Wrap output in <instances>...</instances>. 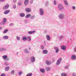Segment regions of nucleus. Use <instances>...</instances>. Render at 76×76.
I'll list each match as a JSON object with an SVG mask.
<instances>
[{
    "mask_svg": "<svg viewBox=\"0 0 76 76\" xmlns=\"http://www.w3.org/2000/svg\"><path fill=\"white\" fill-rule=\"evenodd\" d=\"M44 43H45V44H46V41H45V40L44 41Z\"/></svg>",
    "mask_w": 76,
    "mask_h": 76,
    "instance_id": "55",
    "label": "nucleus"
},
{
    "mask_svg": "<svg viewBox=\"0 0 76 76\" xmlns=\"http://www.w3.org/2000/svg\"><path fill=\"white\" fill-rule=\"evenodd\" d=\"M4 22H6V18H3Z\"/></svg>",
    "mask_w": 76,
    "mask_h": 76,
    "instance_id": "46",
    "label": "nucleus"
},
{
    "mask_svg": "<svg viewBox=\"0 0 76 76\" xmlns=\"http://www.w3.org/2000/svg\"><path fill=\"white\" fill-rule=\"evenodd\" d=\"M5 49L4 48H1L0 49V51H4Z\"/></svg>",
    "mask_w": 76,
    "mask_h": 76,
    "instance_id": "37",
    "label": "nucleus"
},
{
    "mask_svg": "<svg viewBox=\"0 0 76 76\" xmlns=\"http://www.w3.org/2000/svg\"><path fill=\"white\" fill-rule=\"evenodd\" d=\"M33 2H34V0H31L30 1V4H32Z\"/></svg>",
    "mask_w": 76,
    "mask_h": 76,
    "instance_id": "39",
    "label": "nucleus"
},
{
    "mask_svg": "<svg viewBox=\"0 0 76 76\" xmlns=\"http://www.w3.org/2000/svg\"><path fill=\"white\" fill-rule=\"evenodd\" d=\"M58 17L61 19H63L64 18V15L63 13H61L59 15Z\"/></svg>",
    "mask_w": 76,
    "mask_h": 76,
    "instance_id": "5",
    "label": "nucleus"
},
{
    "mask_svg": "<svg viewBox=\"0 0 76 76\" xmlns=\"http://www.w3.org/2000/svg\"><path fill=\"white\" fill-rule=\"evenodd\" d=\"M10 69V67L9 66H7L5 68V71H8Z\"/></svg>",
    "mask_w": 76,
    "mask_h": 76,
    "instance_id": "22",
    "label": "nucleus"
},
{
    "mask_svg": "<svg viewBox=\"0 0 76 76\" xmlns=\"http://www.w3.org/2000/svg\"><path fill=\"white\" fill-rule=\"evenodd\" d=\"M13 9H15L16 8V5H13Z\"/></svg>",
    "mask_w": 76,
    "mask_h": 76,
    "instance_id": "43",
    "label": "nucleus"
},
{
    "mask_svg": "<svg viewBox=\"0 0 76 76\" xmlns=\"http://www.w3.org/2000/svg\"><path fill=\"white\" fill-rule=\"evenodd\" d=\"M45 70H46V71L48 72V71H49V70H50V68L48 67H46Z\"/></svg>",
    "mask_w": 76,
    "mask_h": 76,
    "instance_id": "26",
    "label": "nucleus"
},
{
    "mask_svg": "<svg viewBox=\"0 0 76 76\" xmlns=\"http://www.w3.org/2000/svg\"><path fill=\"white\" fill-rule=\"evenodd\" d=\"M40 71L43 73H45V71L42 68L40 69Z\"/></svg>",
    "mask_w": 76,
    "mask_h": 76,
    "instance_id": "27",
    "label": "nucleus"
},
{
    "mask_svg": "<svg viewBox=\"0 0 76 76\" xmlns=\"http://www.w3.org/2000/svg\"><path fill=\"white\" fill-rule=\"evenodd\" d=\"M4 0H0V2H3L4 1Z\"/></svg>",
    "mask_w": 76,
    "mask_h": 76,
    "instance_id": "50",
    "label": "nucleus"
},
{
    "mask_svg": "<svg viewBox=\"0 0 76 76\" xmlns=\"http://www.w3.org/2000/svg\"><path fill=\"white\" fill-rule=\"evenodd\" d=\"M74 51L75 52H76V48H74Z\"/></svg>",
    "mask_w": 76,
    "mask_h": 76,
    "instance_id": "52",
    "label": "nucleus"
},
{
    "mask_svg": "<svg viewBox=\"0 0 76 76\" xmlns=\"http://www.w3.org/2000/svg\"><path fill=\"white\" fill-rule=\"evenodd\" d=\"M23 73V72L22 71L18 73V75L19 76H20Z\"/></svg>",
    "mask_w": 76,
    "mask_h": 76,
    "instance_id": "35",
    "label": "nucleus"
},
{
    "mask_svg": "<svg viewBox=\"0 0 76 76\" xmlns=\"http://www.w3.org/2000/svg\"><path fill=\"white\" fill-rule=\"evenodd\" d=\"M71 58L72 60H76V56L75 55H72L71 57Z\"/></svg>",
    "mask_w": 76,
    "mask_h": 76,
    "instance_id": "12",
    "label": "nucleus"
},
{
    "mask_svg": "<svg viewBox=\"0 0 76 76\" xmlns=\"http://www.w3.org/2000/svg\"><path fill=\"white\" fill-rule=\"evenodd\" d=\"M35 15H32L30 17V19L31 20H33L34 18H35Z\"/></svg>",
    "mask_w": 76,
    "mask_h": 76,
    "instance_id": "32",
    "label": "nucleus"
},
{
    "mask_svg": "<svg viewBox=\"0 0 76 76\" xmlns=\"http://www.w3.org/2000/svg\"><path fill=\"white\" fill-rule=\"evenodd\" d=\"M31 16V14H28L26 15L25 17V18H30Z\"/></svg>",
    "mask_w": 76,
    "mask_h": 76,
    "instance_id": "25",
    "label": "nucleus"
},
{
    "mask_svg": "<svg viewBox=\"0 0 76 76\" xmlns=\"http://www.w3.org/2000/svg\"><path fill=\"white\" fill-rule=\"evenodd\" d=\"M39 12L40 13V15L41 16H42L44 15V10L42 8H40L39 9Z\"/></svg>",
    "mask_w": 76,
    "mask_h": 76,
    "instance_id": "1",
    "label": "nucleus"
},
{
    "mask_svg": "<svg viewBox=\"0 0 76 76\" xmlns=\"http://www.w3.org/2000/svg\"><path fill=\"white\" fill-rule=\"evenodd\" d=\"M52 61H53V62H54V61H55V59H53L52 60Z\"/></svg>",
    "mask_w": 76,
    "mask_h": 76,
    "instance_id": "54",
    "label": "nucleus"
},
{
    "mask_svg": "<svg viewBox=\"0 0 76 76\" xmlns=\"http://www.w3.org/2000/svg\"><path fill=\"white\" fill-rule=\"evenodd\" d=\"M58 6L59 10H63V5L61 4H59Z\"/></svg>",
    "mask_w": 76,
    "mask_h": 76,
    "instance_id": "2",
    "label": "nucleus"
},
{
    "mask_svg": "<svg viewBox=\"0 0 76 76\" xmlns=\"http://www.w3.org/2000/svg\"><path fill=\"white\" fill-rule=\"evenodd\" d=\"M42 49H43L44 48V46H42Z\"/></svg>",
    "mask_w": 76,
    "mask_h": 76,
    "instance_id": "58",
    "label": "nucleus"
},
{
    "mask_svg": "<svg viewBox=\"0 0 76 76\" xmlns=\"http://www.w3.org/2000/svg\"><path fill=\"white\" fill-rule=\"evenodd\" d=\"M35 31H28L27 32V33L28 34H34V33H35Z\"/></svg>",
    "mask_w": 76,
    "mask_h": 76,
    "instance_id": "20",
    "label": "nucleus"
},
{
    "mask_svg": "<svg viewBox=\"0 0 76 76\" xmlns=\"http://www.w3.org/2000/svg\"><path fill=\"white\" fill-rule=\"evenodd\" d=\"M4 65L5 66H9V64H8L7 62H4Z\"/></svg>",
    "mask_w": 76,
    "mask_h": 76,
    "instance_id": "34",
    "label": "nucleus"
},
{
    "mask_svg": "<svg viewBox=\"0 0 76 76\" xmlns=\"http://www.w3.org/2000/svg\"><path fill=\"white\" fill-rule=\"evenodd\" d=\"M24 52L26 54H29V51L27 48H25L24 50Z\"/></svg>",
    "mask_w": 76,
    "mask_h": 76,
    "instance_id": "10",
    "label": "nucleus"
},
{
    "mask_svg": "<svg viewBox=\"0 0 76 76\" xmlns=\"http://www.w3.org/2000/svg\"><path fill=\"white\" fill-rule=\"evenodd\" d=\"M63 1L65 5H66V6H68L69 5V3L67 2V1L66 0H64Z\"/></svg>",
    "mask_w": 76,
    "mask_h": 76,
    "instance_id": "17",
    "label": "nucleus"
},
{
    "mask_svg": "<svg viewBox=\"0 0 76 76\" xmlns=\"http://www.w3.org/2000/svg\"><path fill=\"white\" fill-rule=\"evenodd\" d=\"M59 38L60 40H62V39L64 38V36H60L59 37Z\"/></svg>",
    "mask_w": 76,
    "mask_h": 76,
    "instance_id": "30",
    "label": "nucleus"
},
{
    "mask_svg": "<svg viewBox=\"0 0 76 76\" xmlns=\"http://www.w3.org/2000/svg\"><path fill=\"white\" fill-rule=\"evenodd\" d=\"M5 23H6V22L3 21H2V24H3V25H5Z\"/></svg>",
    "mask_w": 76,
    "mask_h": 76,
    "instance_id": "49",
    "label": "nucleus"
},
{
    "mask_svg": "<svg viewBox=\"0 0 76 76\" xmlns=\"http://www.w3.org/2000/svg\"><path fill=\"white\" fill-rule=\"evenodd\" d=\"M54 48L55 50V53H58V51H59V49H58V48L56 46H55L54 47Z\"/></svg>",
    "mask_w": 76,
    "mask_h": 76,
    "instance_id": "6",
    "label": "nucleus"
},
{
    "mask_svg": "<svg viewBox=\"0 0 76 76\" xmlns=\"http://www.w3.org/2000/svg\"><path fill=\"white\" fill-rule=\"evenodd\" d=\"M0 76H6V75L4 74H2Z\"/></svg>",
    "mask_w": 76,
    "mask_h": 76,
    "instance_id": "44",
    "label": "nucleus"
},
{
    "mask_svg": "<svg viewBox=\"0 0 76 76\" xmlns=\"http://www.w3.org/2000/svg\"><path fill=\"white\" fill-rule=\"evenodd\" d=\"M45 63L48 66H49V65L51 64V62L50 61L48 60H47L45 61Z\"/></svg>",
    "mask_w": 76,
    "mask_h": 76,
    "instance_id": "8",
    "label": "nucleus"
},
{
    "mask_svg": "<svg viewBox=\"0 0 76 76\" xmlns=\"http://www.w3.org/2000/svg\"><path fill=\"white\" fill-rule=\"evenodd\" d=\"M16 38L17 40L19 41L20 40V37H19L18 36L16 37Z\"/></svg>",
    "mask_w": 76,
    "mask_h": 76,
    "instance_id": "36",
    "label": "nucleus"
},
{
    "mask_svg": "<svg viewBox=\"0 0 76 76\" xmlns=\"http://www.w3.org/2000/svg\"><path fill=\"white\" fill-rule=\"evenodd\" d=\"M26 12H31V9L29 8H26L25 9Z\"/></svg>",
    "mask_w": 76,
    "mask_h": 76,
    "instance_id": "18",
    "label": "nucleus"
},
{
    "mask_svg": "<svg viewBox=\"0 0 76 76\" xmlns=\"http://www.w3.org/2000/svg\"><path fill=\"white\" fill-rule=\"evenodd\" d=\"M22 40L24 41H25L26 40H27V37H22Z\"/></svg>",
    "mask_w": 76,
    "mask_h": 76,
    "instance_id": "23",
    "label": "nucleus"
},
{
    "mask_svg": "<svg viewBox=\"0 0 76 76\" xmlns=\"http://www.w3.org/2000/svg\"><path fill=\"white\" fill-rule=\"evenodd\" d=\"M8 32V30L7 29H6L3 32L4 34H6V33H7Z\"/></svg>",
    "mask_w": 76,
    "mask_h": 76,
    "instance_id": "31",
    "label": "nucleus"
},
{
    "mask_svg": "<svg viewBox=\"0 0 76 76\" xmlns=\"http://www.w3.org/2000/svg\"><path fill=\"white\" fill-rule=\"evenodd\" d=\"M61 60H62V58H59L56 62V65H57V66L60 65V64L61 62Z\"/></svg>",
    "mask_w": 76,
    "mask_h": 76,
    "instance_id": "3",
    "label": "nucleus"
},
{
    "mask_svg": "<svg viewBox=\"0 0 76 76\" xmlns=\"http://www.w3.org/2000/svg\"><path fill=\"white\" fill-rule=\"evenodd\" d=\"M49 3V1H47L45 2V6H48V4Z\"/></svg>",
    "mask_w": 76,
    "mask_h": 76,
    "instance_id": "29",
    "label": "nucleus"
},
{
    "mask_svg": "<svg viewBox=\"0 0 76 76\" xmlns=\"http://www.w3.org/2000/svg\"><path fill=\"white\" fill-rule=\"evenodd\" d=\"M70 39V40H72V39L71 38V39Z\"/></svg>",
    "mask_w": 76,
    "mask_h": 76,
    "instance_id": "60",
    "label": "nucleus"
},
{
    "mask_svg": "<svg viewBox=\"0 0 76 76\" xmlns=\"http://www.w3.org/2000/svg\"><path fill=\"white\" fill-rule=\"evenodd\" d=\"M18 5L19 6H20V5H21V3H18Z\"/></svg>",
    "mask_w": 76,
    "mask_h": 76,
    "instance_id": "53",
    "label": "nucleus"
},
{
    "mask_svg": "<svg viewBox=\"0 0 76 76\" xmlns=\"http://www.w3.org/2000/svg\"><path fill=\"white\" fill-rule=\"evenodd\" d=\"M35 58L34 56H32L31 58V61L32 63H34L35 61Z\"/></svg>",
    "mask_w": 76,
    "mask_h": 76,
    "instance_id": "9",
    "label": "nucleus"
},
{
    "mask_svg": "<svg viewBox=\"0 0 76 76\" xmlns=\"http://www.w3.org/2000/svg\"><path fill=\"white\" fill-rule=\"evenodd\" d=\"M28 50H31V48H29Z\"/></svg>",
    "mask_w": 76,
    "mask_h": 76,
    "instance_id": "59",
    "label": "nucleus"
},
{
    "mask_svg": "<svg viewBox=\"0 0 76 76\" xmlns=\"http://www.w3.org/2000/svg\"><path fill=\"white\" fill-rule=\"evenodd\" d=\"M69 68V66H66L64 67V69H67Z\"/></svg>",
    "mask_w": 76,
    "mask_h": 76,
    "instance_id": "40",
    "label": "nucleus"
},
{
    "mask_svg": "<svg viewBox=\"0 0 76 76\" xmlns=\"http://www.w3.org/2000/svg\"><path fill=\"white\" fill-rule=\"evenodd\" d=\"M32 75V73H30L27 74L26 76H31Z\"/></svg>",
    "mask_w": 76,
    "mask_h": 76,
    "instance_id": "38",
    "label": "nucleus"
},
{
    "mask_svg": "<svg viewBox=\"0 0 76 76\" xmlns=\"http://www.w3.org/2000/svg\"><path fill=\"white\" fill-rule=\"evenodd\" d=\"M3 39H7L9 38L8 36H4L3 37Z\"/></svg>",
    "mask_w": 76,
    "mask_h": 76,
    "instance_id": "28",
    "label": "nucleus"
},
{
    "mask_svg": "<svg viewBox=\"0 0 76 76\" xmlns=\"http://www.w3.org/2000/svg\"><path fill=\"white\" fill-rule=\"evenodd\" d=\"M73 76H76V73L74 72L73 73Z\"/></svg>",
    "mask_w": 76,
    "mask_h": 76,
    "instance_id": "48",
    "label": "nucleus"
},
{
    "mask_svg": "<svg viewBox=\"0 0 76 76\" xmlns=\"http://www.w3.org/2000/svg\"><path fill=\"white\" fill-rule=\"evenodd\" d=\"M13 23H10L9 25V26H13Z\"/></svg>",
    "mask_w": 76,
    "mask_h": 76,
    "instance_id": "45",
    "label": "nucleus"
},
{
    "mask_svg": "<svg viewBox=\"0 0 76 76\" xmlns=\"http://www.w3.org/2000/svg\"><path fill=\"white\" fill-rule=\"evenodd\" d=\"M43 53L45 54L48 53V50H43Z\"/></svg>",
    "mask_w": 76,
    "mask_h": 76,
    "instance_id": "21",
    "label": "nucleus"
},
{
    "mask_svg": "<svg viewBox=\"0 0 76 76\" xmlns=\"http://www.w3.org/2000/svg\"><path fill=\"white\" fill-rule=\"evenodd\" d=\"M72 9L73 10H75V9H76V7L75 6H73L72 7Z\"/></svg>",
    "mask_w": 76,
    "mask_h": 76,
    "instance_id": "42",
    "label": "nucleus"
},
{
    "mask_svg": "<svg viewBox=\"0 0 76 76\" xmlns=\"http://www.w3.org/2000/svg\"><path fill=\"white\" fill-rule=\"evenodd\" d=\"M3 59H5L6 61H9V58H7V56L6 55H4L2 56Z\"/></svg>",
    "mask_w": 76,
    "mask_h": 76,
    "instance_id": "4",
    "label": "nucleus"
},
{
    "mask_svg": "<svg viewBox=\"0 0 76 76\" xmlns=\"http://www.w3.org/2000/svg\"><path fill=\"white\" fill-rule=\"evenodd\" d=\"M19 15L21 18H23L25 16V14L24 13H20L19 14Z\"/></svg>",
    "mask_w": 76,
    "mask_h": 76,
    "instance_id": "14",
    "label": "nucleus"
},
{
    "mask_svg": "<svg viewBox=\"0 0 76 76\" xmlns=\"http://www.w3.org/2000/svg\"><path fill=\"white\" fill-rule=\"evenodd\" d=\"M2 27H0V30H1V29H2Z\"/></svg>",
    "mask_w": 76,
    "mask_h": 76,
    "instance_id": "57",
    "label": "nucleus"
},
{
    "mask_svg": "<svg viewBox=\"0 0 76 76\" xmlns=\"http://www.w3.org/2000/svg\"><path fill=\"white\" fill-rule=\"evenodd\" d=\"M16 1H17V0H13V2L15 3H16Z\"/></svg>",
    "mask_w": 76,
    "mask_h": 76,
    "instance_id": "47",
    "label": "nucleus"
},
{
    "mask_svg": "<svg viewBox=\"0 0 76 76\" xmlns=\"http://www.w3.org/2000/svg\"><path fill=\"white\" fill-rule=\"evenodd\" d=\"M16 54L17 55H18V54H19V53H18V52H17L16 53Z\"/></svg>",
    "mask_w": 76,
    "mask_h": 76,
    "instance_id": "56",
    "label": "nucleus"
},
{
    "mask_svg": "<svg viewBox=\"0 0 76 76\" xmlns=\"http://www.w3.org/2000/svg\"><path fill=\"white\" fill-rule=\"evenodd\" d=\"M56 76H58V75H57Z\"/></svg>",
    "mask_w": 76,
    "mask_h": 76,
    "instance_id": "62",
    "label": "nucleus"
},
{
    "mask_svg": "<svg viewBox=\"0 0 76 76\" xmlns=\"http://www.w3.org/2000/svg\"><path fill=\"white\" fill-rule=\"evenodd\" d=\"M53 3L54 5H56L57 4V2L56 1H54Z\"/></svg>",
    "mask_w": 76,
    "mask_h": 76,
    "instance_id": "41",
    "label": "nucleus"
},
{
    "mask_svg": "<svg viewBox=\"0 0 76 76\" xmlns=\"http://www.w3.org/2000/svg\"><path fill=\"white\" fill-rule=\"evenodd\" d=\"M44 32H45V34H46V33H47V30H45Z\"/></svg>",
    "mask_w": 76,
    "mask_h": 76,
    "instance_id": "51",
    "label": "nucleus"
},
{
    "mask_svg": "<svg viewBox=\"0 0 76 76\" xmlns=\"http://www.w3.org/2000/svg\"><path fill=\"white\" fill-rule=\"evenodd\" d=\"M61 76H66V75L64 73H62L61 74Z\"/></svg>",
    "mask_w": 76,
    "mask_h": 76,
    "instance_id": "33",
    "label": "nucleus"
},
{
    "mask_svg": "<svg viewBox=\"0 0 76 76\" xmlns=\"http://www.w3.org/2000/svg\"><path fill=\"white\" fill-rule=\"evenodd\" d=\"M10 12V10H7L5 11L4 12V15H7L8 13H9Z\"/></svg>",
    "mask_w": 76,
    "mask_h": 76,
    "instance_id": "15",
    "label": "nucleus"
},
{
    "mask_svg": "<svg viewBox=\"0 0 76 76\" xmlns=\"http://www.w3.org/2000/svg\"><path fill=\"white\" fill-rule=\"evenodd\" d=\"M28 1H29V0H25L24 2L25 6H27L28 4Z\"/></svg>",
    "mask_w": 76,
    "mask_h": 76,
    "instance_id": "13",
    "label": "nucleus"
},
{
    "mask_svg": "<svg viewBox=\"0 0 76 76\" xmlns=\"http://www.w3.org/2000/svg\"><path fill=\"white\" fill-rule=\"evenodd\" d=\"M27 39L28 42H30L31 41V38L29 36L27 37Z\"/></svg>",
    "mask_w": 76,
    "mask_h": 76,
    "instance_id": "16",
    "label": "nucleus"
},
{
    "mask_svg": "<svg viewBox=\"0 0 76 76\" xmlns=\"http://www.w3.org/2000/svg\"><path fill=\"white\" fill-rule=\"evenodd\" d=\"M15 70H12L10 73L11 74V75H14L15 74Z\"/></svg>",
    "mask_w": 76,
    "mask_h": 76,
    "instance_id": "24",
    "label": "nucleus"
},
{
    "mask_svg": "<svg viewBox=\"0 0 76 76\" xmlns=\"http://www.w3.org/2000/svg\"><path fill=\"white\" fill-rule=\"evenodd\" d=\"M61 49L62 50H66V46L64 45H62L61 47Z\"/></svg>",
    "mask_w": 76,
    "mask_h": 76,
    "instance_id": "7",
    "label": "nucleus"
},
{
    "mask_svg": "<svg viewBox=\"0 0 76 76\" xmlns=\"http://www.w3.org/2000/svg\"><path fill=\"white\" fill-rule=\"evenodd\" d=\"M69 42V41H67V42Z\"/></svg>",
    "mask_w": 76,
    "mask_h": 76,
    "instance_id": "61",
    "label": "nucleus"
},
{
    "mask_svg": "<svg viewBox=\"0 0 76 76\" xmlns=\"http://www.w3.org/2000/svg\"><path fill=\"white\" fill-rule=\"evenodd\" d=\"M9 4H7V5H5V6H4L3 8V9H8L9 8Z\"/></svg>",
    "mask_w": 76,
    "mask_h": 76,
    "instance_id": "11",
    "label": "nucleus"
},
{
    "mask_svg": "<svg viewBox=\"0 0 76 76\" xmlns=\"http://www.w3.org/2000/svg\"><path fill=\"white\" fill-rule=\"evenodd\" d=\"M46 38L48 41H50V39H51V37H50L49 35H47Z\"/></svg>",
    "mask_w": 76,
    "mask_h": 76,
    "instance_id": "19",
    "label": "nucleus"
}]
</instances>
